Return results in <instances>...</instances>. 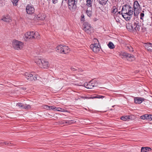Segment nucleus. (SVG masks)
<instances>
[{
    "label": "nucleus",
    "instance_id": "obj_39",
    "mask_svg": "<svg viewBox=\"0 0 152 152\" xmlns=\"http://www.w3.org/2000/svg\"><path fill=\"white\" fill-rule=\"evenodd\" d=\"M127 47L130 51H133V48L131 46H128Z\"/></svg>",
    "mask_w": 152,
    "mask_h": 152
},
{
    "label": "nucleus",
    "instance_id": "obj_2",
    "mask_svg": "<svg viewBox=\"0 0 152 152\" xmlns=\"http://www.w3.org/2000/svg\"><path fill=\"white\" fill-rule=\"evenodd\" d=\"M122 11L123 13L127 14L129 16L131 15L133 13V9L132 7L129 4H126L124 5Z\"/></svg>",
    "mask_w": 152,
    "mask_h": 152
},
{
    "label": "nucleus",
    "instance_id": "obj_25",
    "mask_svg": "<svg viewBox=\"0 0 152 152\" xmlns=\"http://www.w3.org/2000/svg\"><path fill=\"white\" fill-rule=\"evenodd\" d=\"M31 108V107L29 105H27L26 104H23V109L25 110H29Z\"/></svg>",
    "mask_w": 152,
    "mask_h": 152
},
{
    "label": "nucleus",
    "instance_id": "obj_38",
    "mask_svg": "<svg viewBox=\"0 0 152 152\" xmlns=\"http://www.w3.org/2000/svg\"><path fill=\"white\" fill-rule=\"evenodd\" d=\"M141 30L142 32H144L146 31V28L144 26H142V27Z\"/></svg>",
    "mask_w": 152,
    "mask_h": 152
},
{
    "label": "nucleus",
    "instance_id": "obj_12",
    "mask_svg": "<svg viewBox=\"0 0 152 152\" xmlns=\"http://www.w3.org/2000/svg\"><path fill=\"white\" fill-rule=\"evenodd\" d=\"M133 8L134 9V12L135 11H137L140 8V6L137 1H134V3Z\"/></svg>",
    "mask_w": 152,
    "mask_h": 152
},
{
    "label": "nucleus",
    "instance_id": "obj_7",
    "mask_svg": "<svg viewBox=\"0 0 152 152\" xmlns=\"http://www.w3.org/2000/svg\"><path fill=\"white\" fill-rule=\"evenodd\" d=\"M120 56L122 58H126L129 61H132L134 60V56L133 55L126 53L121 54Z\"/></svg>",
    "mask_w": 152,
    "mask_h": 152
},
{
    "label": "nucleus",
    "instance_id": "obj_19",
    "mask_svg": "<svg viewBox=\"0 0 152 152\" xmlns=\"http://www.w3.org/2000/svg\"><path fill=\"white\" fill-rule=\"evenodd\" d=\"M151 150V149L148 147H142L141 148V152H145L147 151H149V150Z\"/></svg>",
    "mask_w": 152,
    "mask_h": 152
},
{
    "label": "nucleus",
    "instance_id": "obj_28",
    "mask_svg": "<svg viewBox=\"0 0 152 152\" xmlns=\"http://www.w3.org/2000/svg\"><path fill=\"white\" fill-rule=\"evenodd\" d=\"M91 81H92L91 83L93 85H94V87L97 86L98 83L96 81L94 80L93 79Z\"/></svg>",
    "mask_w": 152,
    "mask_h": 152
},
{
    "label": "nucleus",
    "instance_id": "obj_8",
    "mask_svg": "<svg viewBox=\"0 0 152 152\" xmlns=\"http://www.w3.org/2000/svg\"><path fill=\"white\" fill-rule=\"evenodd\" d=\"M83 30L89 34L93 31V28L91 26L90 24L87 22H85L83 24Z\"/></svg>",
    "mask_w": 152,
    "mask_h": 152
},
{
    "label": "nucleus",
    "instance_id": "obj_30",
    "mask_svg": "<svg viewBox=\"0 0 152 152\" xmlns=\"http://www.w3.org/2000/svg\"><path fill=\"white\" fill-rule=\"evenodd\" d=\"M14 5L16 6L17 5V3L18 0H11Z\"/></svg>",
    "mask_w": 152,
    "mask_h": 152
},
{
    "label": "nucleus",
    "instance_id": "obj_42",
    "mask_svg": "<svg viewBox=\"0 0 152 152\" xmlns=\"http://www.w3.org/2000/svg\"><path fill=\"white\" fill-rule=\"evenodd\" d=\"M80 98L83 99H89V96H85V97H84V96H80Z\"/></svg>",
    "mask_w": 152,
    "mask_h": 152
},
{
    "label": "nucleus",
    "instance_id": "obj_34",
    "mask_svg": "<svg viewBox=\"0 0 152 152\" xmlns=\"http://www.w3.org/2000/svg\"><path fill=\"white\" fill-rule=\"evenodd\" d=\"M148 120L151 121L152 120V115H148Z\"/></svg>",
    "mask_w": 152,
    "mask_h": 152
},
{
    "label": "nucleus",
    "instance_id": "obj_49",
    "mask_svg": "<svg viewBox=\"0 0 152 152\" xmlns=\"http://www.w3.org/2000/svg\"><path fill=\"white\" fill-rule=\"evenodd\" d=\"M118 13L119 14H121V12H119Z\"/></svg>",
    "mask_w": 152,
    "mask_h": 152
},
{
    "label": "nucleus",
    "instance_id": "obj_6",
    "mask_svg": "<svg viewBox=\"0 0 152 152\" xmlns=\"http://www.w3.org/2000/svg\"><path fill=\"white\" fill-rule=\"evenodd\" d=\"M13 48L17 50H20L23 48V43L17 40L13 41L12 43Z\"/></svg>",
    "mask_w": 152,
    "mask_h": 152
},
{
    "label": "nucleus",
    "instance_id": "obj_15",
    "mask_svg": "<svg viewBox=\"0 0 152 152\" xmlns=\"http://www.w3.org/2000/svg\"><path fill=\"white\" fill-rule=\"evenodd\" d=\"M92 81H90L88 83H85L84 84V86L86 88L88 89H91L94 87V85L91 84V82Z\"/></svg>",
    "mask_w": 152,
    "mask_h": 152
},
{
    "label": "nucleus",
    "instance_id": "obj_14",
    "mask_svg": "<svg viewBox=\"0 0 152 152\" xmlns=\"http://www.w3.org/2000/svg\"><path fill=\"white\" fill-rule=\"evenodd\" d=\"M69 51L70 50L68 46L66 45H63L62 53L66 54L68 53Z\"/></svg>",
    "mask_w": 152,
    "mask_h": 152
},
{
    "label": "nucleus",
    "instance_id": "obj_40",
    "mask_svg": "<svg viewBox=\"0 0 152 152\" xmlns=\"http://www.w3.org/2000/svg\"><path fill=\"white\" fill-rule=\"evenodd\" d=\"M50 107V110L52 109L54 110L56 109V107L54 106H49Z\"/></svg>",
    "mask_w": 152,
    "mask_h": 152
},
{
    "label": "nucleus",
    "instance_id": "obj_32",
    "mask_svg": "<svg viewBox=\"0 0 152 152\" xmlns=\"http://www.w3.org/2000/svg\"><path fill=\"white\" fill-rule=\"evenodd\" d=\"M56 110L58 111L65 112L64 110L60 107H58L56 109Z\"/></svg>",
    "mask_w": 152,
    "mask_h": 152
},
{
    "label": "nucleus",
    "instance_id": "obj_22",
    "mask_svg": "<svg viewBox=\"0 0 152 152\" xmlns=\"http://www.w3.org/2000/svg\"><path fill=\"white\" fill-rule=\"evenodd\" d=\"M86 5L89 7H91L92 6V1L91 0H87L86 1Z\"/></svg>",
    "mask_w": 152,
    "mask_h": 152
},
{
    "label": "nucleus",
    "instance_id": "obj_1",
    "mask_svg": "<svg viewBox=\"0 0 152 152\" xmlns=\"http://www.w3.org/2000/svg\"><path fill=\"white\" fill-rule=\"evenodd\" d=\"M35 63L42 68L47 69L49 66L48 62L45 60L36 59Z\"/></svg>",
    "mask_w": 152,
    "mask_h": 152
},
{
    "label": "nucleus",
    "instance_id": "obj_24",
    "mask_svg": "<svg viewBox=\"0 0 152 152\" xmlns=\"http://www.w3.org/2000/svg\"><path fill=\"white\" fill-rule=\"evenodd\" d=\"M86 13L88 16L89 17H90L91 16L92 14L91 8V10H88V9L86 11Z\"/></svg>",
    "mask_w": 152,
    "mask_h": 152
},
{
    "label": "nucleus",
    "instance_id": "obj_45",
    "mask_svg": "<svg viewBox=\"0 0 152 152\" xmlns=\"http://www.w3.org/2000/svg\"><path fill=\"white\" fill-rule=\"evenodd\" d=\"M71 69L72 71H75L77 70V68H75L73 67H71Z\"/></svg>",
    "mask_w": 152,
    "mask_h": 152
},
{
    "label": "nucleus",
    "instance_id": "obj_46",
    "mask_svg": "<svg viewBox=\"0 0 152 152\" xmlns=\"http://www.w3.org/2000/svg\"><path fill=\"white\" fill-rule=\"evenodd\" d=\"M52 1L53 4H56L57 3L58 1V0H52Z\"/></svg>",
    "mask_w": 152,
    "mask_h": 152
},
{
    "label": "nucleus",
    "instance_id": "obj_9",
    "mask_svg": "<svg viewBox=\"0 0 152 152\" xmlns=\"http://www.w3.org/2000/svg\"><path fill=\"white\" fill-rule=\"evenodd\" d=\"M100 47L99 43H97L92 44L90 46V48L95 53H97L99 50Z\"/></svg>",
    "mask_w": 152,
    "mask_h": 152
},
{
    "label": "nucleus",
    "instance_id": "obj_29",
    "mask_svg": "<svg viewBox=\"0 0 152 152\" xmlns=\"http://www.w3.org/2000/svg\"><path fill=\"white\" fill-rule=\"evenodd\" d=\"M148 114H145L141 116L140 117V118L143 120L147 119L148 120Z\"/></svg>",
    "mask_w": 152,
    "mask_h": 152
},
{
    "label": "nucleus",
    "instance_id": "obj_18",
    "mask_svg": "<svg viewBox=\"0 0 152 152\" xmlns=\"http://www.w3.org/2000/svg\"><path fill=\"white\" fill-rule=\"evenodd\" d=\"M104 97V96H101L99 95H97L96 96H89V99H103V98Z\"/></svg>",
    "mask_w": 152,
    "mask_h": 152
},
{
    "label": "nucleus",
    "instance_id": "obj_27",
    "mask_svg": "<svg viewBox=\"0 0 152 152\" xmlns=\"http://www.w3.org/2000/svg\"><path fill=\"white\" fill-rule=\"evenodd\" d=\"M74 122V121L72 120H69V121H64V122H63V124H70L72 123H73Z\"/></svg>",
    "mask_w": 152,
    "mask_h": 152
},
{
    "label": "nucleus",
    "instance_id": "obj_26",
    "mask_svg": "<svg viewBox=\"0 0 152 152\" xmlns=\"http://www.w3.org/2000/svg\"><path fill=\"white\" fill-rule=\"evenodd\" d=\"M108 46L109 48L111 49H113L114 48V45L111 42H110L108 45Z\"/></svg>",
    "mask_w": 152,
    "mask_h": 152
},
{
    "label": "nucleus",
    "instance_id": "obj_21",
    "mask_svg": "<svg viewBox=\"0 0 152 152\" xmlns=\"http://www.w3.org/2000/svg\"><path fill=\"white\" fill-rule=\"evenodd\" d=\"M97 1L99 4L103 5L106 4L108 0H97Z\"/></svg>",
    "mask_w": 152,
    "mask_h": 152
},
{
    "label": "nucleus",
    "instance_id": "obj_44",
    "mask_svg": "<svg viewBox=\"0 0 152 152\" xmlns=\"http://www.w3.org/2000/svg\"><path fill=\"white\" fill-rule=\"evenodd\" d=\"M144 15V14L143 13H141L140 14V19H142V18H143Z\"/></svg>",
    "mask_w": 152,
    "mask_h": 152
},
{
    "label": "nucleus",
    "instance_id": "obj_16",
    "mask_svg": "<svg viewBox=\"0 0 152 152\" xmlns=\"http://www.w3.org/2000/svg\"><path fill=\"white\" fill-rule=\"evenodd\" d=\"M144 100V99L143 98L137 97L134 98V102L136 104H140Z\"/></svg>",
    "mask_w": 152,
    "mask_h": 152
},
{
    "label": "nucleus",
    "instance_id": "obj_43",
    "mask_svg": "<svg viewBox=\"0 0 152 152\" xmlns=\"http://www.w3.org/2000/svg\"><path fill=\"white\" fill-rule=\"evenodd\" d=\"M2 143H2V144L3 143H4L6 145H9V144H11V142L8 143V142H7V141H5L3 142H2Z\"/></svg>",
    "mask_w": 152,
    "mask_h": 152
},
{
    "label": "nucleus",
    "instance_id": "obj_17",
    "mask_svg": "<svg viewBox=\"0 0 152 152\" xmlns=\"http://www.w3.org/2000/svg\"><path fill=\"white\" fill-rule=\"evenodd\" d=\"M63 49V45H60L58 46L56 48V51L60 53H62V50Z\"/></svg>",
    "mask_w": 152,
    "mask_h": 152
},
{
    "label": "nucleus",
    "instance_id": "obj_47",
    "mask_svg": "<svg viewBox=\"0 0 152 152\" xmlns=\"http://www.w3.org/2000/svg\"><path fill=\"white\" fill-rule=\"evenodd\" d=\"M20 89H23V90L26 89V88H24L23 87H22V88H20Z\"/></svg>",
    "mask_w": 152,
    "mask_h": 152
},
{
    "label": "nucleus",
    "instance_id": "obj_37",
    "mask_svg": "<svg viewBox=\"0 0 152 152\" xmlns=\"http://www.w3.org/2000/svg\"><path fill=\"white\" fill-rule=\"evenodd\" d=\"M131 24H128V25H127L126 26L127 28L128 29H129L130 30H131Z\"/></svg>",
    "mask_w": 152,
    "mask_h": 152
},
{
    "label": "nucleus",
    "instance_id": "obj_20",
    "mask_svg": "<svg viewBox=\"0 0 152 152\" xmlns=\"http://www.w3.org/2000/svg\"><path fill=\"white\" fill-rule=\"evenodd\" d=\"M2 20L7 23L11 21V20L9 16L3 17V18L2 19Z\"/></svg>",
    "mask_w": 152,
    "mask_h": 152
},
{
    "label": "nucleus",
    "instance_id": "obj_33",
    "mask_svg": "<svg viewBox=\"0 0 152 152\" xmlns=\"http://www.w3.org/2000/svg\"><path fill=\"white\" fill-rule=\"evenodd\" d=\"M117 11V10L116 8L115 7H113V9L112 11V13L114 14Z\"/></svg>",
    "mask_w": 152,
    "mask_h": 152
},
{
    "label": "nucleus",
    "instance_id": "obj_10",
    "mask_svg": "<svg viewBox=\"0 0 152 152\" xmlns=\"http://www.w3.org/2000/svg\"><path fill=\"white\" fill-rule=\"evenodd\" d=\"M137 21L134 23L132 24H131V31H139L140 29V26L138 24Z\"/></svg>",
    "mask_w": 152,
    "mask_h": 152
},
{
    "label": "nucleus",
    "instance_id": "obj_13",
    "mask_svg": "<svg viewBox=\"0 0 152 152\" xmlns=\"http://www.w3.org/2000/svg\"><path fill=\"white\" fill-rule=\"evenodd\" d=\"M144 47L148 51L152 52V43H148L145 44Z\"/></svg>",
    "mask_w": 152,
    "mask_h": 152
},
{
    "label": "nucleus",
    "instance_id": "obj_36",
    "mask_svg": "<svg viewBox=\"0 0 152 152\" xmlns=\"http://www.w3.org/2000/svg\"><path fill=\"white\" fill-rule=\"evenodd\" d=\"M81 21H85L84 15H83L81 16Z\"/></svg>",
    "mask_w": 152,
    "mask_h": 152
},
{
    "label": "nucleus",
    "instance_id": "obj_23",
    "mask_svg": "<svg viewBox=\"0 0 152 152\" xmlns=\"http://www.w3.org/2000/svg\"><path fill=\"white\" fill-rule=\"evenodd\" d=\"M130 119V116H123L121 118V119L124 121H126L127 119Z\"/></svg>",
    "mask_w": 152,
    "mask_h": 152
},
{
    "label": "nucleus",
    "instance_id": "obj_4",
    "mask_svg": "<svg viewBox=\"0 0 152 152\" xmlns=\"http://www.w3.org/2000/svg\"><path fill=\"white\" fill-rule=\"evenodd\" d=\"M24 75L26 78L27 80L30 81H32L33 80H39L41 79L40 77L38 75H35V76L33 77V74L28 72L25 73Z\"/></svg>",
    "mask_w": 152,
    "mask_h": 152
},
{
    "label": "nucleus",
    "instance_id": "obj_41",
    "mask_svg": "<svg viewBox=\"0 0 152 152\" xmlns=\"http://www.w3.org/2000/svg\"><path fill=\"white\" fill-rule=\"evenodd\" d=\"M43 17L42 18H40V15H39V20H44L45 19V15L44 14H43Z\"/></svg>",
    "mask_w": 152,
    "mask_h": 152
},
{
    "label": "nucleus",
    "instance_id": "obj_35",
    "mask_svg": "<svg viewBox=\"0 0 152 152\" xmlns=\"http://www.w3.org/2000/svg\"><path fill=\"white\" fill-rule=\"evenodd\" d=\"M43 108L44 109H46L47 110H50V107L49 106L46 105H44Z\"/></svg>",
    "mask_w": 152,
    "mask_h": 152
},
{
    "label": "nucleus",
    "instance_id": "obj_31",
    "mask_svg": "<svg viewBox=\"0 0 152 152\" xmlns=\"http://www.w3.org/2000/svg\"><path fill=\"white\" fill-rule=\"evenodd\" d=\"M16 106H18L20 108H21L22 109L23 107V104L21 103H17Z\"/></svg>",
    "mask_w": 152,
    "mask_h": 152
},
{
    "label": "nucleus",
    "instance_id": "obj_3",
    "mask_svg": "<svg viewBox=\"0 0 152 152\" xmlns=\"http://www.w3.org/2000/svg\"><path fill=\"white\" fill-rule=\"evenodd\" d=\"M77 0H68V8L72 12L75 11L77 8Z\"/></svg>",
    "mask_w": 152,
    "mask_h": 152
},
{
    "label": "nucleus",
    "instance_id": "obj_5",
    "mask_svg": "<svg viewBox=\"0 0 152 152\" xmlns=\"http://www.w3.org/2000/svg\"><path fill=\"white\" fill-rule=\"evenodd\" d=\"M39 36V34L37 32L34 33L33 31L28 32L25 34V39H31L38 37Z\"/></svg>",
    "mask_w": 152,
    "mask_h": 152
},
{
    "label": "nucleus",
    "instance_id": "obj_48",
    "mask_svg": "<svg viewBox=\"0 0 152 152\" xmlns=\"http://www.w3.org/2000/svg\"><path fill=\"white\" fill-rule=\"evenodd\" d=\"M2 142H0V145H1V144H2Z\"/></svg>",
    "mask_w": 152,
    "mask_h": 152
},
{
    "label": "nucleus",
    "instance_id": "obj_11",
    "mask_svg": "<svg viewBox=\"0 0 152 152\" xmlns=\"http://www.w3.org/2000/svg\"><path fill=\"white\" fill-rule=\"evenodd\" d=\"M26 10L27 13L31 14L33 13L34 12V9L32 5L28 4L27 5Z\"/></svg>",
    "mask_w": 152,
    "mask_h": 152
}]
</instances>
